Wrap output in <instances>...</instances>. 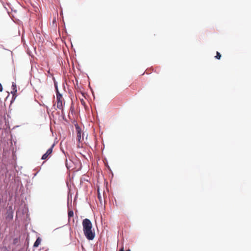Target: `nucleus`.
<instances>
[{
  "instance_id": "nucleus-1",
  "label": "nucleus",
  "mask_w": 251,
  "mask_h": 251,
  "mask_svg": "<svg viewBox=\"0 0 251 251\" xmlns=\"http://www.w3.org/2000/svg\"><path fill=\"white\" fill-rule=\"evenodd\" d=\"M83 230L86 238L92 240L95 237V232L92 231V224L90 220L85 219L82 221Z\"/></svg>"
},
{
  "instance_id": "nucleus-2",
  "label": "nucleus",
  "mask_w": 251,
  "mask_h": 251,
  "mask_svg": "<svg viewBox=\"0 0 251 251\" xmlns=\"http://www.w3.org/2000/svg\"><path fill=\"white\" fill-rule=\"evenodd\" d=\"M56 99H57V107L59 109L63 108V101L64 100L62 95L59 92L58 89L56 87Z\"/></svg>"
},
{
  "instance_id": "nucleus-3",
  "label": "nucleus",
  "mask_w": 251,
  "mask_h": 251,
  "mask_svg": "<svg viewBox=\"0 0 251 251\" xmlns=\"http://www.w3.org/2000/svg\"><path fill=\"white\" fill-rule=\"evenodd\" d=\"M54 146V144H53L51 145V146L50 147V148L47 150L46 152L42 155V159L46 160L51 155V154L52 152V149H53Z\"/></svg>"
},
{
  "instance_id": "nucleus-4",
  "label": "nucleus",
  "mask_w": 251,
  "mask_h": 251,
  "mask_svg": "<svg viewBox=\"0 0 251 251\" xmlns=\"http://www.w3.org/2000/svg\"><path fill=\"white\" fill-rule=\"evenodd\" d=\"M76 130H77L76 139L78 142H80L81 139V129L78 127H76Z\"/></svg>"
},
{
  "instance_id": "nucleus-5",
  "label": "nucleus",
  "mask_w": 251,
  "mask_h": 251,
  "mask_svg": "<svg viewBox=\"0 0 251 251\" xmlns=\"http://www.w3.org/2000/svg\"><path fill=\"white\" fill-rule=\"evenodd\" d=\"M41 243V239L38 238L34 244V247H37Z\"/></svg>"
},
{
  "instance_id": "nucleus-6",
  "label": "nucleus",
  "mask_w": 251,
  "mask_h": 251,
  "mask_svg": "<svg viewBox=\"0 0 251 251\" xmlns=\"http://www.w3.org/2000/svg\"><path fill=\"white\" fill-rule=\"evenodd\" d=\"M68 217L70 219L71 217H73L74 216V212L72 210H68Z\"/></svg>"
},
{
  "instance_id": "nucleus-7",
  "label": "nucleus",
  "mask_w": 251,
  "mask_h": 251,
  "mask_svg": "<svg viewBox=\"0 0 251 251\" xmlns=\"http://www.w3.org/2000/svg\"><path fill=\"white\" fill-rule=\"evenodd\" d=\"M80 102L81 104L84 107L85 109H86L87 106L85 100L83 99H80Z\"/></svg>"
},
{
  "instance_id": "nucleus-8",
  "label": "nucleus",
  "mask_w": 251,
  "mask_h": 251,
  "mask_svg": "<svg viewBox=\"0 0 251 251\" xmlns=\"http://www.w3.org/2000/svg\"><path fill=\"white\" fill-rule=\"evenodd\" d=\"M13 218V213L12 212H9L7 214L6 216V219H12Z\"/></svg>"
},
{
  "instance_id": "nucleus-9",
  "label": "nucleus",
  "mask_w": 251,
  "mask_h": 251,
  "mask_svg": "<svg viewBox=\"0 0 251 251\" xmlns=\"http://www.w3.org/2000/svg\"><path fill=\"white\" fill-rule=\"evenodd\" d=\"M12 89H13V92L15 93V92H17V89H16V85L15 83H13L12 84Z\"/></svg>"
},
{
  "instance_id": "nucleus-10",
  "label": "nucleus",
  "mask_w": 251,
  "mask_h": 251,
  "mask_svg": "<svg viewBox=\"0 0 251 251\" xmlns=\"http://www.w3.org/2000/svg\"><path fill=\"white\" fill-rule=\"evenodd\" d=\"M215 57L218 59H220L221 57V54H220V53L218 51H217L216 56H215Z\"/></svg>"
},
{
  "instance_id": "nucleus-11",
  "label": "nucleus",
  "mask_w": 251,
  "mask_h": 251,
  "mask_svg": "<svg viewBox=\"0 0 251 251\" xmlns=\"http://www.w3.org/2000/svg\"><path fill=\"white\" fill-rule=\"evenodd\" d=\"M3 90V88H2V85L0 83V92H2Z\"/></svg>"
},
{
  "instance_id": "nucleus-12",
  "label": "nucleus",
  "mask_w": 251,
  "mask_h": 251,
  "mask_svg": "<svg viewBox=\"0 0 251 251\" xmlns=\"http://www.w3.org/2000/svg\"><path fill=\"white\" fill-rule=\"evenodd\" d=\"M119 251H124L123 249L122 248Z\"/></svg>"
}]
</instances>
